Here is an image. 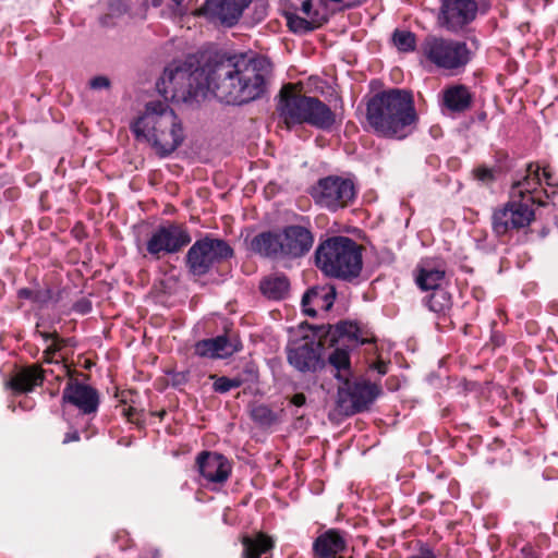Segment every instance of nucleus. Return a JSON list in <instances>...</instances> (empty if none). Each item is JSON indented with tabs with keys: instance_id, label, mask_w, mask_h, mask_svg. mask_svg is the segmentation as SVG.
Segmentation results:
<instances>
[{
	"instance_id": "f257e3e1",
	"label": "nucleus",
	"mask_w": 558,
	"mask_h": 558,
	"mask_svg": "<svg viewBox=\"0 0 558 558\" xmlns=\"http://www.w3.org/2000/svg\"><path fill=\"white\" fill-rule=\"evenodd\" d=\"M265 57L230 56L194 68L187 63L167 66L157 83L159 93L174 101L187 102L210 93L227 105H244L260 98L271 75Z\"/></svg>"
},
{
	"instance_id": "f03ea898",
	"label": "nucleus",
	"mask_w": 558,
	"mask_h": 558,
	"mask_svg": "<svg viewBox=\"0 0 558 558\" xmlns=\"http://www.w3.org/2000/svg\"><path fill=\"white\" fill-rule=\"evenodd\" d=\"M366 119L377 134L402 138L416 121L413 98L397 88L378 93L367 102Z\"/></svg>"
},
{
	"instance_id": "7ed1b4c3",
	"label": "nucleus",
	"mask_w": 558,
	"mask_h": 558,
	"mask_svg": "<svg viewBox=\"0 0 558 558\" xmlns=\"http://www.w3.org/2000/svg\"><path fill=\"white\" fill-rule=\"evenodd\" d=\"M137 140H145L156 155L165 158L182 144L184 135L181 121L166 102L150 101L132 124Z\"/></svg>"
},
{
	"instance_id": "20e7f679",
	"label": "nucleus",
	"mask_w": 558,
	"mask_h": 558,
	"mask_svg": "<svg viewBox=\"0 0 558 558\" xmlns=\"http://www.w3.org/2000/svg\"><path fill=\"white\" fill-rule=\"evenodd\" d=\"M277 112L288 129L307 123L326 130L335 123V114L327 105L316 97L303 95L291 84L280 89Z\"/></svg>"
},
{
	"instance_id": "39448f33",
	"label": "nucleus",
	"mask_w": 558,
	"mask_h": 558,
	"mask_svg": "<svg viewBox=\"0 0 558 558\" xmlns=\"http://www.w3.org/2000/svg\"><path fill=\"white\" fill-rule=\"evenodd\" d=\"M317 267L327 276L350 280L362 270V247L348 236H332L315 253Z\"/></svg>"
},
{
	"instance_id": "423d86ee",
	"label": "nucleus",
	"mask_w": 558,
	"mask_h": 558,
	"mask_svg": "<svg viewBox=\"0 0 558 558\" xmlns=\"http://www.w3.org/2000/svg\"><path fill=\"white\" fill-rule=\"evenodd\" d=\"M425 61L442 70L463 68L470 60V50L464 41L427 36L421 45Z\"/></svg>"
},
{
	"instance_id": "0eeeda50",
	"label": "nucleus",
	"mask_w": 558,
	"mask_h": 558,
	"mask_svg": "<svg viewBox=\"0 0 558 558\" xmlns=\"http://www.w3.org/2000/svg\"><path fill=\"white\" fill-rule=\"evenodd\" d=\"M232 256L233 250L225 240L206 235L189 248L186 266L194 276H204Z\"/></svg>"
},
{
	"instance_id": "6e6552de",
	"label": "nucleus",
	"mask_w": 558,
	"mask_h": 558,
	"mask_svg": "<svg viewBox=\"0 0 558 558\" xmlns=\"http://www.w3.org/2000/svg\"><path fill=\"white\" fill-rule=\"evenodd\" d=\"M356 189L352 179L328 175L318 180L312 189L315 203L330 211L349 206L355 198Z\"/></svg>"
},
{
	"instance_id": "1a4fd4ad",
	"label": "nucleus",
	"mask_w": 558,
	"mask_h": 558,
	"mask_svg": "<svg viewBox=\"0 0 558 558\" xmlns=\"http://www.w3.org/2000/svg\"><path fill=\"white\" fill-rule=\"evenodd\" d=\"M376 396V385L366 381L351 383L348 378L338 388L337 403L344 414L352 415L366 410Z\"/></svg>"
},
{
	"instance_id": "9d476101",
	"label": "nucleus",
	"mask_w": 558,
	"mask_h": 558,
	"mask_svg": "<svg viewBox=\"0 0 558 558\" xmlns=\"http://www.w3.org/2000/svg\"><path fill=\"white\" fill-rule=\"evenodd\" d=\"M534 220V211L527 203L511 201L495 209L492 216L494 232L501 236L512 230L529 227Z\"/></svg>"
},
{
	"instance_id": "9b49d317",
	"label": "nucleus",
	"mask_w": 558,
	"mask_h": 558,
	"mask_svg": "<svg viewBox=\"0 0 558 558\" xmlns=\"http://www.w3.org/2000/svg\"><path fill=\"white\" fill-rule=\"evenodd\" d=\"M191 242L186 229L180 225L169 223L159 227L146 243L147 252L156 258L160 253H177Z\"/></svg>"
},
{
	"instance_id": "f8f14e48",
	"label": "nucleus",
	"mask_w": 558,
	"mask_h": 558,
	"mask_svg": "<svg viewBox=\"0 0 558 558\" xmlns=\"http://www.w3.org/2000/svg\"><path fill=\"white\" fill-rule=\"evenodd\" d=\"M477 13L475 0H444L438 22L450 32H458L472 22Z\"/></svg>"
},
{
	"instance_id": "ddd939ff",
	"label": "nucleus",
	"mask_w": 558,
	"mask_h": 558,
	"mask_svg": "<svg viewBox=\"0 0 558 558\" xmlns=\"http://www.w3.org/2000/svg\"><path fill=\"white\" fill-rule=\"evenodd\" d=\"M320 344L303 338L289 343L287 348L289 363L300 372L315 371L320 360Z\"/></svg>"
},
{
	"instance_id": "4468645a",
	"label": "nucleus",
	"mask_w": 558,
	"mask_h": 558,
	"mask_svg": "<svg viewBox=\"0 0 558 558\" xmlns=\"http://www.w3.org/2000/svg\"><path fill=\"white\" fill-rule=\"evenodd\" d=\"M252 0H206L204 14L222 25L231 27L241 19Z\"/></svg>"
},
{
	"instance_id": "2eb2a0df",
	"label": "nucleus",
	"mask_w": 558,
	"mask_h": 558,
	"mask_svg": "<svg viewBox=\"0 0 558 558\" xmlns=\"http://www.w3.org/2000/svg\"><path fill=\"white\" fill-rule=\"evenodd\" d=\"M283 257L298 258L305 255L313 246L312 232L302 226H289L281 231Z\"/></svg>"
},
{
	"instance_id": "dca6fc26",
	"label": "nucleus",
	"mask_w": 558,
	"mask_h": 558,
	"mask_svg": "<svg viewBox=\"0 0 558 558\" xmlns=\"http://www.w3.org/2000/svg\"><path fill=\"white\" fill-rule=\"evenodd\" d=\"M198 471L209 483H225L231 472L229 461L219 453L203 451L196 459Z\"/></svg>"
},
{
	"instance_id": "f3484780",
	"label": "nucleus",
	"mask_w": 558,
	"mask_h": 558,
	"mask_svg": "<svg viewBox=\"0 0 558 558\" xmlns=\"http://www.w3.org/2000/svg\"><path fill=\"white\" fill-rule=\"evenodd\" d=\"M62 400L77 407L84 414L96 412L99 404L98 393L94 388L74 380L66 384Z\"/></svg>"
},
{
	"instance_id": "a211bd4d",
	"label": "nucleus",
	"mask_w": 558,
	"mask_h": 558,
	"mask_svg": "<svg viewBox=\"0 0 558 558\" xmlns=\"http://www.w3.org/2000/svg\"><path fill=\"white\" fill-rule=\"evenodd\" d=\"M240 350V342L222 335L210 339H203L195 343L194 352L199 357L226 359Z\"/></svg>"
},
{
	"instance_id": "6ab92c4d",
	"label": "nucleus",
	"mask_w": 558,
	"mask_h": 558,
	"mask_svg": "<svg viewBox=\"0 0 558 558\" xmlns=\"http://www.w3.org/2000/svg\"><path fill=\"white\" fill-rule=\"evenodd\" d=\"M446 269L441 262L423 259L415 269V282L421 290L440 289L445 279Z\"/></svg>"
},
{
	"instance_id": "aec40b11",
	"label": "nucleus",
	"mask_w": 558,
	"mask_h": 558,
	"mask_svg": "<svg viewBox=\"0 0 558 558\" xmlns=\"http://www.w3.org/2000/svg\"><path fill=\"white\" fill-rule=\"evenodd\" d=\"M336 299L333 287H314L305 292L302 298V307L306 315L316 316L317 310L327 312L331 308Z\"/></svg>"
},
{
	"instance_id": "412c9836",
	"label": "nucleus",
	"mask_w": 558,
	"mask_h": 558,
	"mask_svg": "<svg viewBox=\"0 0 558 558\" xmlns=\"http://www.w3.org/2000/svg\"><path fill=\"white\" fill-rule=\"evenodd\" d=\"M251 250L265 257H283V244L281 232H263L255 235L251 241Z\"/></svg>"
},
{
	"instance_id": "4be33fe9",
	"label": "nucleus",
	"mask_w": 558,
	"mask_h": 558,
	"mask_svg": "<svg viewBox=\"0 0 558 558\" xmlns=\"http://www.w3.org/2000/svg\"><path fill=\"white\" fill-rule=\"evenodd\" d=\"M344 548L345 542L336 530H329L319 535L313 544L314 553L318 558H335Z\"/></svg>"
},
{
	"instance_id": "5701e85b",
	"label": "nucleus",
	"mask_w": 558,
	"mask_h": 558,
	"mask_svg": "<svg viewBox=\"0 0 558 558\" xmlns=\"http://www.w3.org/2000/svg\"><path fill=\"white\" fill-rule=\"evenodd\" d=\"M44 381V372L38 365H31L22 368L10 380L12 389L19 392L32 391L34 387L40 386Z\"/></svg>"
},
{
	"instance_id": "b1692460",
	"label": "nucleus",
	"mask_w": 558,
	"mask_h": 558,
	"mask_svg": "<svg viewBox=\"0 0 558 558\" xmlns=\"http://www.w3.org/2000/svg\"><path fill=\"white\" fill-rule=\"evenodd\" d=\"M472 95L463 85L450 86L444 90L442 104L452 112H463L471 107Z\"/></svg>"
},
{
	"instance_id": "393cba45",
	"label": "nucleus",
	"mask_w": 558,
	"mask_h": 558,
	"mask_svg": "<svg viewBox=\"0 0 558 558\" xmlns=\"http://www.w3.org/2000/svg\"><path fill=\"white\" fill-rule=\"evenodd\" d=\"M330 342H352L363 344L367 340L361 337V330L356 324L349 322H340L336 326L330 327L328 331Z\"/></svg>"
},
{
	"instance_id": "a878e982",
	"label": "nucleus",
	"mask_w": 558,
	"mask_h": 558,
	"mask_svg": "<svg viewBox=\"0 0 558 558\" xmlns=\"http://www.w3.org/2000/svg\"><path fill=\"white\" fill-rule=\"evenodd\" d=\"M287 22L292 32L303 34L320 27L327 22V16L319 13L318 10H315L311 19H304L293 13L288 14Z\"/></svg>"
},
{
	"instance_id": "bb28decb",
	"label": "nucleus",
	"mask_w": 558,
	"mask_h": 558,
	"mask_svg": "<svg viewBox=\"0 0 558 558\" xmlns=\"http://www.w3.org/2000/svg\"><path fill=\"white\" fill-rule=\"evenodd\" d=\"M243 558H259L262 554L266 553L272 547V539L263 533L255 536H243Z\"/></svg>"
},
{
	"instance_id": "cd10ccee",
	"label": "nucleus",
	"mask_w": 558,
	"mask_h": 558,
	"mask_svg": "<svg viewBox=\"0 0 558 558\" xmlns=\"http://www.w3.org/2000/svg\"><path fill=\"white\" fill-rule=\"evenodd\" d=\"M289 280L284 276H270L260 282L264 295L272 300L283 299L289 291Z\"/></svg>"
},
{
	"instance_id": "c85d7f7f",
	"label": "nucleus",
	"mask_w": 558,
	"mask_h": 558,
	"mask_svg": "<svg viewBox=\"0 0 558 558\" xmlns=\"http://www.w3.org/2000/svg\"><path fill=\"white\" fill-rule=\"evenodd\" d=\"M539 167L536 166L534 168L533 165H530L527 168V174L524 177L522 181H518L512 186V195L513 197H524V194H531L536 187L539 185Z\"/></svg>"
},
{
	"instance_id": "c756f323",
	"label": "nucleus",
	"mask_w": 558,
	"mask_h": 558,
	"mask_svg": "<svg viewBox=\"0 0 558 558\" xmlns=\"http://www.w3.org/2000/svg\"><path fill=\"white\" fill-rule=\"evenodd\" d=\"M330 365L336 369L335 376L345 380L351 376L350 356L345 349L337 348L328 357Z\"/></svg>"
},
{
	"instance_id": "7c9ffc66",
	"label": "nucleus",
	"mask_w": 558,
	"mask_h": 558,
	"mask_svg": "<svg viewBox=\"0 0 558 558\" xmlns=\"http://www.w3.org/2000/svg\"><path fill=\"white\" fill-rule=\"evenodd\" d=\"M426 305L429 311L444 314L451 307V295L442 288L433 290L426 300Z\"/></svg>"
},
{
	"instance_id": "2f4dec72",
	"label": "nucleus",
	"mask_w": 558,
	"mask_h": 558,
	"mask_svg": "<svg viewBox=\"0 0 558 558\" xmlns=\"http://www.w3.org/2000/svg\"><path fill=\"white\" fill-rule=\"evenodd\" d=\"M392 40L400 51L409 52L415 48V35L411 32L396 31Z\"/></svg>"
},
{
	"instance_id": "473e14b6",
	"label": "nucleus",
	"mask_w": 558,
	"mask_h": 558,
	"mask_svg": "<svg viewBox=\"0 0 558 558\" xmlns=\"http://www.w3.org/2000/svg\"><path fill=\"white\" fill-rule=\"evenodd\" d=\"M252 417L262 425H270L276 421L275 413L266 405H257L252 410Z\"/></svg>"
},
{
	"instance_id": "72a5a7b5",
	"label": "nucleus",
	"mask_w": 558,
	"mask_h": 558,
	"mask_svg": "<svg viewBox=\"0 0 558 558\" xmlns=\"http://www.w3.org/2000/svg\"><path fill=\"white\" fill-rule=\"evenodd\" d=\"M211 378H215L214 383V389L217 392L225 393L230 391L233 388H238L242 385V379L240 378H228V377H216L213 376Z\"/></svg>"
},
{
	"instance_id": "f704fd0d",
	"label": "nucleus",
	"mask_w": 558,
	"mask_h": 558,
	"mask_svg": "<svg viewBox=\"0 0 558 558\" xmlns=\"http://www.w3.org/2000/svg\"><path fill=\"white\" fill-rule=\"evenodd\" d=\"M38 333L40 335V337L46 341H50L51 340V343H49L47 345V348L45 349L44 351V354H45V360L46 362H51V356L58 351L60 350V340L58 338V336L56 333H49V332H43V331H38Z\"/></svg>"
},
{
	"instance_id": "c9c22d12",
	"label": "nucleus",
	"mask_w": 558,
	"mask_h": 558,
	"mask_svg": "<svg viewBox=\"0 0 558 558\" xmlns=\"http://www.w3.org/2000/svg\"><path fill=\"white\" fill-rule=\"evenodd\" d=\"M475 178L481 181L482 183H490L494 181V173L490 169L488 168H484V167H481V168H477L475 171Z\"/></svg>"
},
{
	"instance_id": "e433bc0d",
	"label": "nucleus",
	"mask_w": 558,
	"mask_h": 558,
	"mask_svg": "<svg viewBox=\"0 0 558 558\" xmlns=\"http://www.w3.org/2000/svg\"><path fill=\"white\" fill-rule=\"evenodd\" d=\"M89 86L93 89H106L110 86V81L106 76H95L89 81Z\"/></svg>"
},
{
	"instance_id": "4c0bfd02",
	"label": "nucleus",
	"mask_w": 558,
	"mask_h": 558,
	"mask_svg": "<svg viewBox=\"0 0 558 558\" xmlns=\"http://www.w3.org/2000/svg\"><path fill=\"white\" fill-rule=\"evenodd\" d=\"M301 10L306 15V19H311V16H313V14L315 12V11H313V4H312L311 0H304L302 2Z\"/></svg>"
},
{
	"instance_id": "58836bf2",
	"label": "nucleus",
	"mask_w": 558,
	"mask_h": 558,
	"mask_svg": "<svg viewBox=\"0 0 558 558\" xmlns=\"http://www.w3.org/2000/svg\"><path fill=\"white\" fill-rule=\"evenodd\" d=\"M290 402H291L293 405H295V407H302V405H304V404H305V402H306V397H305V395H304V393H302V392H300V393H295V395L291 398Z\"/></svg>"
},
{
	"instance_id": "ea45409f",
	"label": "nucleus",
	"mask_w": 558,
	"mask_h": 558,
	"mask_svg": "<svg viewBox=\"0 0 558 558\" xmlns=\"http://www.w3.org/2000/svg\"><path fill=\"white\" fill-rule=\"evenodd\" d=\"M80 440V434L78 432L74 430L71 433H68L63 439V444H69L72 441H78Z\"/></svg>"
},
{
	"instance_id": "a19ab883",
	"label": "nucleus",
	"mask_w": 558,
	"mask_h": 558,
	"mask_svg": "<svg viewBox=\"0 0 558 558\" xmlns=\"http://www.w3.org/2000/svg\"><path fill=\"white\" fill-rule=\"evenodd\" d=\"M76 310L80 311L81 313H87L90 311V304L89 302L87 301H83V302H78L76 305H75Z\"/></svg>"
},
{
	"instance_id": "79ce46f5",
	"label": "nucleus",
	"mask_w": 558,
	"mask_h": 558,
	"mask_svg": "<svg viewBox=\"0 0 558 558\" xmlns=\"http://www.w3.org/2000/svg\"><path fill=\"white\" fill-rule=\"evenodd\" d=\"M374 368L377 369V372L380 374V375H385L387 373V364L383 361H379L377 362L375 365H374Z\"/></svg>"
},
{
	"instance_id": "37998d69",
	"label": "nucleus",
	"mask_w": 558,
	"mask_h": 558,
	"mask_svg": "<svg viewBox=\"0 0 558 558\" xmlns=\"http://www.w3.org/2000/svg\"><path fill=\"white\" fill-rule=\"evenodd\" d=\"M133 413H134V409L133 408H128V409H124L123 410V414L129 418L131 420L132 416H133Z\"/></svg>"
},
{
	"instance_id": "c03bdc74",
	"label": "nucleus",
	"mask_w": 558,
	"mask_h": 558,
	"mask_svg": "<svg viewBox=\"0 0 558 558\" xmlns=\"http://www.w3.org/2000/svg\"><path fill=\"white\" fill-rule=\"evenodd\" d=\"M408 558H435V556L432 553H427L425 555H415Z\"/></svg>"
},
{
	"instance_id": "a18cd8bd",
	"label": "nucleus",
	"mask_w": 558,
	"mask_h": 558,
	"mask_svg": "<svg viewBox=\"0 0 558 558\" xmlns=\"http://www.w3.org/2000/svg\"><path fill=\"white\" fill-rule=\"evenodd\" d=\"M20 295L23 296V298H29L31 291H28L26 289H23V290L20 291Z\"/></svg>"
},
{
	"instance_id": "49530a36",
	"label": "nucleus",
	"mask_w": 558,
	"mask_h": 558,
	"mask_svg": "<svg viewBox=\"0 0 558 558\" xmlns=\"http://www.w3.org/2000/svg\"><path fill=\"white\" fill-rule=\"evenodd\" d=\"M163 0H151V4L154 7H160L162 4Z\"/></svg>"
},
{
	"instance_id": "de8ad7c7",
	"label": "nucleus",
	"mask_w": 558,
	"mask_h": 558,
	"mask_svg": "<svg viewBox=\"0 0 558 558\" xmlns=\"http://www.w3.org/2000/svg\"><path fill=\"white\" fill-rule=\"evenodd\" d=\"M175 5H181L184 0H171Z\"/></svg>"
},
{
	"instance_id": "09e8293b",
	"label": "nucleus",
	"mask_w": 558,
	"mask_h": 558,
	"mask_svg": "<svg viewBox=\"0 0 558 558\" xmlns=\"http://www.w3.org/2000/svg\"><path fill=\"white\" fill-rule=\"evenodd\" d=\"M543 174H544V177H545L547 180H549L550 174H549L545 169H544V171H543Z\"/></svg>"
},
{
	"instance_id": "8fccbe9b",
	"label": "nucleus",
	"mask_w": 558,
	"mask_h": 558,
	"mask_svg": "<svg viewBox=\"0 0 558 558\" xmlns=\"http://www.w3.org/2000/svg\"><path fill=\"white\" fill-rule=\"evenodd\" d=\"M356 4H357V3H350V4H348L347 7H354V5H356Z\"/></svg>"
}]
</instances>
